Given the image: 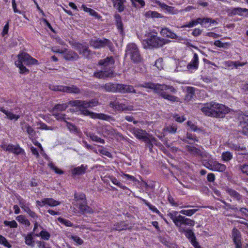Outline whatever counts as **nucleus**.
<instances>
[{"label":"nucleus","instance_id":"obj_30","mask_svg":"<svg viewBox=\"0 0 248 248\" xmlns=\"http://www.w3.org/2000/svg\"><path fill=\"white\" fill-rule=\"evenodd\" d=\"M68 102L65 104H58L55 105V106L51 109L50 111H56L57 112H61L65 110L68 107Z\"/></svg>","mask_w":248,"mask_h":248},{"label":"nucleus","instance_id":"obj_58","mask_svg":"<svg viewBox=\"0 0 248 248\" xmlns=\"http://www.w3.org/2000/svg\"><path fill=\"white\" fill-rule=\"evenodd\" d=\"M79 110L81 112V113L86 116H89L92 118H93V114H94V112L89 111L87 109H82V108H79Z\"/></svg>","mask_w":248,"mask_h":248},{"label":"nucleus","instance_id":"obj_64","mask_svg":"<svg viewBox=\"0 0 248 248\" xmlns=\"http://www.w3.org/2000/svg\"><path fill=\"white\" fill-rule=\"evenodd\" d=\"M168 216L172 220H173V222H174V223L175 224V225L176 226H179V225L178 224V217H175L174 216H173V215L172 213H169L168 214Z\"/></svg>","mask_w":248,"mask_h":248},{"label":"nucleus","instance_id":"obj_57","mask_svg":"<svg viewBox=\"0 0 248 248\" xmlns=\"http://www.w3.org/2000/svg\"><path fill=\"white\" fill-rule=\"evenodd\" d=\"M6 115L7 116V118L11 120H12L14 119H15L16 120H17L20 117L19 115H15V114H13V113L9 112V111H8L7 112V113L6 114Z\"/></svg>","mask_w":248,"mask_h":248},{"label":"nucleus","instance_id":"obj_8","mask_svg":"<svg viewBox=\"0 0 248 248\" xmlns=\"http://www.w3.org/2000/svg\"><path fill=\"white\" fill-rule=\"evenodd\" d=\"M68 104L71 106L78 107L79 108L87 109L88 108H92L97 105L98 102L95 100H92L90 101L78 100L69 101Z\"/></svg>","mask_w":248,"mask_h":248},{"label":"nucleus","instance_id":"obj_17","mask_svg":"<svg viewBox=\"0 0 248 248\" xmlns=\"http://www.w3.org/2000/svg\"><path fill=\"white\" fill-rule=\"evenodd\" d=\"M77 47L79 53L82 54L84 58H87L89 57L91 51L87 46H84L81 44H78Z\"/></svg>","mask_w":248,"mask_h":248},{"label":"nucleus","instance_id":"obj_19","mask_svg":"<svg viewBox=\"0 0 248 248\" xmlns=\"http://www.w3.org/2000/svg\"><path fill=\"white\" fill-rule=\"evenodd\" d=\"M231 14L232 16L237 15L248 17V9L240 7L234 8L232 10Z\"/></svg>","mask_w":248,"mask_h":248},{"label":"nucleus","instance_id":"obj_14","mask_svg":"<svg viewBox=\"0 0 248 248\" xmlns=\"http://www.w3.org/2000/svg\"><path fill=\"white\" fill-rule=\"evenodd\" d=\"M154 2L158 5L162 9L165 10L167 12L170 14L174 15L178 13L177 11L175 9L174 7L169 6L157 0H155Z\"/></svg>","mask_w":248,"mask_h":248},{"label":"nucleus","instance_id":"obj_33","mask_svg":"<svg viewBox=\"0 0 248 248\" xmlns=\"http://www.w3.org/2000/svg\"><path fill=\"white\" fill-rule=\"evenodd\" d=\"M195 90L194 88L191 87H188L186 88V93L185 95L184 100L186 102L190 101L194 95Z\"/></svg>","mask_w":248,"mask_h":248},{"label":"nucleus","instance_id":"obj_61","mask_svg":"<svg viewBox=\"0 0 248 248\" xmlns=\"http://www.w3.org/2000/svg\"><path fill=\"white\" fill-rule=\"evenodd\" d=\"M84 10L87 12H89L91 15L94 16L95 17L97 16V13L93 9L87 8V7H84Z\"/></svg>","mask_w":248,"mask_h":248},{"label":"nucleus","instance_id":"obj_39","mask_svg":"<svg viewBox=\"0 0 248 248\" xmlns=\"http://www.w3.org/2000/svg\"><path fill=\"white\" fill-rule=\"evenodd\" d=\"M65 123L66 124V127L70 132L76 134H78L80 132L79 129L72 123L68 122L67 121H65Z\"/></svg>","mask_w":248,"mask_h":248},{"label":"nucleus","instance_id":"obj_16","mask_svg":"<svg viewBox=\"0 0 248 248\" xmlns=\"http://www.w3.org/2000/svg\"><path fill=\"white\" fill-rule=\"evenodd\" d=\"M130 227L129 225L125 221H120L117 222L114 224L113 226L111 228V231H122L126 229H130Z\"/></svg>","mask_w":248,"mask_h":248},{"label":"nucleus","instance_id":"obj_31","mask_svg":"<svg viewBox=\"0 0 248 248\" xmlns=\"http://www.w3.org/2000/svg\"><path fill=\"white\" fill-rule=\"evenodd\" d=\"M212 171L223 172L225 170L226 167L225 165L221 164L217 161H214Z\"/></svg>","mask_w":248,"mask_h":248},{"label":"nucleus","instance_id":"obj_22","mask_svg":"<svg viewBox=\"0 0 248 248\" xmlns=\"http://www.w3.org/2000/svg\"><path fill=\"white\" fill-rule=\"evenodd\" d=\"M232 238L235 246L240 245L241 242V233L240 231L236 228H233L232 230Z\"/></svg>","mask_w":248,"mask_h":248},{"label":"nucleus","instance_id":"obj_50","mask_svg":"<svg viewBox=\"0 0 248 248\" xmlns=\"http://www.w3.org/2000/svg\"><path fill=\"white\" fill-rule=\"evenodd\" d=\"M142 201H143V202L147 205L148 206L149 208L152 210L153 212L154 213H157V214H159L160 212L157 209V208L151 205L149 202H148L147 201H146L144 199H141Z\"/></svg>","mask_w":248,"mask_h":248},{"label":"nucleus","instance_id":"obj_52","mask_svg":"<svg viewBox=\"0 0 248 248\" xmlns=\"http://www.w3.org/2000/svg\"><path fill=\"white\" fill-rule=\"evenodd\" d=\"M48 166L50 169L53 170L56 173L59 174H62L63 173V171L57 168L56 166H55L52 162H49V163L48 164Z\"/></svg>","mask_w":248,"mask_h":248},{"label":"nucleus","instance_id":"obj_48","mask_svg":"<svg viewBox=\"0 0 248 248\" xmlns=\"http://www.w3.org/2000/svg\"><path fill=\"white\" fill-rule=\"evenodd\" d=\"M33 243L34 241L33 240L31 234H28L25 237V243L28 246L33 247Z\"/></svg>","mask_w":248,"mask_h":248},{"label":"nucleus","instance_id":"obj_11","mask_svg":"<svg viewBox=\"0 0 248 248\" xmlns=\"http://www.w3.org/2000/svg\"><path fill=\"white\" fill-rule=\"evenodd\" d=\"M178 224L179 226H176L178 228L179 231L180 226L182 228H185L183 225H185L189 226H194L195 225V221L190 218H186L185 216L180 215H178Z\"/></svg>","mask_w":248,"mask_h":248},{"label":"nucleus","instance_id":"obj_1","mask_svg":"<svg viewBox=\"0 0 248 248\" xmlns=\"http://www.w3.org/2000/svg\"><path fill=\"white\" fill-rule=\"evenodd\" d=\"M141 87L153 89L154 92L162 98L168 100L172 103L181 102L179 98L171 95L170 93H175L176 89L173 86L166 84H155L152 82H145L140 85Z\"/></svg>","mask_w":248,"mask_h":248},{"label":"nucleus","instance_id":"obj_12","mask_svg":"<svg viewBox=\"0 0 248 248\" xmlns=\"http://www.w3.org/2000/svg\"><path fill=\"white\" fill-rule=\"evenodd\" d=\"M117 93H135L136 92L134 87L131 85L118 84Z\"/></svg>","mask_w":248,"mask_h":248},{"label":"nucleus","instance_id":"obj_28","mask_svg":"<svg viewBox=\"0 0 248 248\" xmlns=\"http://www.w3.org/2000/svg\"><path fill=\"white\" fill-rule=\"evenodd\" d=\"M64 92L75 94H79L81 93L80 90L75 85H72L71 86H64Z\"/></svg>","mask_w":248,"mask_h":248},{"label":"nucleus","instance_id":"obj_62","mask_svg":"<svg viewBox=\"0 0 248 248\" xmlns=\"http://www.w3.org/2000/svg\"><path fill=\"white\" fill-rule=\"evenodd\" d=\"M214 161H207L206 160H204L203 162V165L207 168V169H209L210 170H212L213 168V164Z\"/></svg>","mask_w":248,"mask_h":248},{"label":"nucleus","instance_id":"obj_25","mask_svg":"<svg viewBox=\"0 0 248 248\" xmlns=\"http://www.w3.org/2000/svg\"><path fill=\"white\" fill-rule=\"evenodd\" d=\"M114 7L119 12L124 11L125 6L124 3L125 0H112Z\"/></svg>","mask_w":248,"mask_h":248},{"label":"nucleus","instance_id":"obj_40","mask_svg":"<svg viewBox=\"0 0 248 248\" xmlns=\"http://www.w3.org/2000/svg\"><path fill=\"white\" fill-rule=\"evenodd\" d=\"M145 16L147 17H152V18H163L164 16L161 15L160 14L158 13V12L156 11H149L146 12L145 13Z\"/></svg>","mask_w":248,"mask_h":248},{"label":"nucleus","instance_id":"obj_23","mask_svg":"<svg viewBox=\"0 0 248 248\" xmlns=\"http://www.w3.org/2000/svg\"><path fill=\"white\" fill-rule=\"evenodd\" d=\"M186 149L187 152L194 156H203L204 155L203 152H202V151L199 149L195 147L186 145Z\"/></svg>","mask_w":248,"mask_h":248},{"label":"nucleus","instance_id":"obj_37","mask_svg":"<svg viewBox=\"0 0 248 248\" xmlns=\"http://www.w3.org/2000/svg\"><path fill=\"white\" fill-rule=\"evenodd\" d=\"M86 136L88 137H90V139L93 141H96L97 142H100L101 143H105V140L101 139L100 138L98 137L97 136L95 135L94 133L92 132H89L86 133Z\"/></svg>","mask_w":248,"mask_h":248},{"label":"nucleus","instance_id":"obj_45","mask_svg":"<svg viewBox=\"0 0 248 248\" xmlns=\"http://www.w3.org/2000/svg\"><path fill=\"white\" fill-rule=\"evenodd\" d=\"M16 219L19 222L24 224L27 226L30 225V222L29 220L26 218V217L23 215H20L16 217Z\"/></svg>","mask_w":248,"mask_h":248},{"label":"nucleus","instance_id":"obj_56","mask_svg":"<svg viewBox=\"0 0 248 248\" xmlns=\"http://www.w3.org/2000/svg\"><path fill=\"white\" fill-rule=\"evenodd\" d=\"M112 182L114 185L118 186L120 188L123 189H128L127 187L125 186H123L116 178H112L111 180Z\"/></svg>","mask_w":248,"mask_h":248},{"label":"nucleus","instance_id":"obj_35","mask_svg":"<svg viewBox=\"0 0 248 248\" xmlns=\"http://www.w3.org/2000/svg\"><path fill=\"white\" fill-rule=\"evenodd\" d=\"M22 129H25V130H26V132L28 133L30 138L34 137L36 134V132L33 128L28 124L25 123L24 126H22Z\"/></svg>","mask_w":248,"mask_h":248},{"label":"nucleus","instance_id":"obj_26","mask_svg":"<svg viewBox=\"0 0 248 248\" xmlns=\"http://www.w3.org/2000/svg\"><path fill=\"white\" fill-rule=\"evenodd\" d=\"M198 56L196 53H194L193 58L191 62L187 65V68L189 70H196L198 68Z\"/></svg>","mask_w":248,"mask_h":248},{"label":"nucleus","instance_id":"obj_47","mask_svg":"<svg viewBox=\"0 0 248 248\" xmlns=\"http://www.w3.org/2000/svg\"><path fill=\"white\" fill-rule=\"evenodd\" d=\"M49 88L50 90L54 91H59L64 92V86L62 85H50L49 86Z\"/></svg>","mask_w":248,"mask_h":248},{"label":"nucleus","instance_id":"obj_59","mask_svg":"<svg viewBox=\"0 0 248 248\" xmlns=\"http://www.w3.org/2000/svg\"><path fill=\"white\" fill-rule=\"evenodd\" d=\"M165 130L170 134H174L176 132L177 127L175 126H168L165 128Z\"/></svg>","mask_w":248,"mask_h":248},{"label":"nucleus","instance_id":"obj_41","mask_svg":"<svg viewBox=\"0 0 248 248\" xmlns=\"http://www.w3.org/2000/svg\"><path fill=\"white\" fill-rule=\"evenodd\" d=\"M74 199L77 202H87L86 196L83 193H75L74 194Z\"/></svg>","mask_w":248,"mask_h":248},{"label":"nucleus","instance_id":"obj_53","mask_svg":"<svg viewBox=\"0 0 248 248\" xmlns=\"http://www.w3.org/2000/svg\"><path fill=\"white\" fill-rule=\"evenodd\" d=\"M239 168L243 173L248 176V163L239 165Z\"/></svg>","mask_w":248,"mask_h":248},{"label":"nucleus","instance_id":"obj_36","mask_svg":"<svg viewBox=\"0 0 248 248\" xmlns=\"http://www.w3.org/2000/svg\"><path fill=\"white\" fill-rule=\"evenodd\" d=\"M44 204H47L50 206H56L60 204V202L52 198H45L42 201Z\"/></svg>","mask_w":248,"mask_h":248},{"label":"nucleus","instance_id":"obj_27","mask_svg":"<svg viewBox=\"0 0 248 248\" xmlns=\"http://www.w3.org/2000/svg\"><path fill=\"white\" fill-rule=\"evenodd\" d=\"M64 58L68 61H75L78 58V55L73 50H66L64 53Z\"/></svg>","mask_w":248,"mask_h":248},{"label":"nucleus","instance_id":"obj_18","mask_svg":"<svg viewBox=\"0 0 248 248\" xmlns=\"http://www.w3.org/2000/svg\"><path fill=\"white\" fill-rule=\"evenodd\" d=\"M160 33L164 37L180 40L179 36L168 28H162L161 30Z\"/></svg>","mask_w":248,"mask_h":248},{"label":"nucleus","instance_id":"obj_60","mask_svg":"<svg viewBox=\"0 0 248 248\" xmlns=\"http://www.w3.org/2000/svg\"><path fill=\"white\" fill-rule=\"evenodd\" d=\"M132 3L135 7H137L139 5L136 3H138L141 7H144L145 5V2L143 0H131Z\"/></svg>","mask_w":248,"mask_h":248},{"label":"nucleus","instance_id":"obj_54","mask_svg":"<svg viewBox=\"0 0 248 248\" xmlns=\"http://www.w3.org/2000/svg\"><path fill=\"white\" fill-rule=\"evenodd\" d=\"M0 244L3 245L8 248L11 247V245L8 242L6 238L2 235H0Z\"/></svg>","mask_w":248,"mask_h":248},{"label":"nucleus","instance_id":"obj_6","mask_svg":"<svg viewBox=\"0 0 248 248\" xmlns=\"http://www.w3.org/2000/svg\"><path fill=\"white\" fill-rule=\"evenodd\" d=\"M125 55L129 56L134 63H139L141 61L142 58L139 49L134 43H130L127 45Z\"/></svg>","mask_w":248,"mask_h":248},{"label":"nucleus","instance_id":"obj_51","mask_svg":"<svg viewBox=\"0 0 248 248\" xmlns=\"http://www.w3.org/2000/svg\"><path fill=\"white\" fill-rule=\"evenodd\" d=\"M58 220L61 223L65 225L67 227H73L74 226V225L73 223H72L69 220L65 219L64 218H62V217H59L58 218Z\"/></svg>","mask_w":248,"mask_h":248},{"label":"nucleus","instance_id":"obj_7","mask_svg":"<svg viewBox=\"0 0 248 248\" xmlns=\"http://www.w3.org/2000/svg\"><path fill=\"white\" fill-rule=\"evenodd\" d=\"M89 44L90 46L96 49L107 46L110 51H113V45L112 42L106 38L92 39L89 41Z\"/></svg>","mask_w":248,"mask_h":248},{"label":"nucleus","instance_id":"obj_46","mask_svg":"<svg viewBox=\"0 0 248 248\" xmlns=\"http://www.w3.org/2000/svg\"><path fill=\"white\" fill-rule=\"evenodd\" d=\"M221 157L224 161L228 162L232 159V155L229 152H225L222 154Z\"/></svg>","mask_w":248,"mask_h":248},{"label":"nucleus","instance_id":"obj_20","mask_svg":"<svg viewBox=\"0 0 248 248\" xmlns=\"http://www.w3.org/2000/svg\"><path fill=\"white\" fill-rule=\"evenodd\" d=\"M133 133L137 138L143 141L147 139L148 137L147 136V133L145 130L139 128H134L133 129Z\"/></svg>","mask_w":248,"mask_h":248},{"label":"nucleus","instance_id":"obj_29","mask_svg":"<svg viewBox=\"0 0 248 248\" xmlns=\"http://www.w3.org/2000/svg\"><path fill=\"white\" fill-rule=\"evenodd\" d=\"M6 150L16 155H19L23 152V150L18 146H14L10 144L7 146Z\"/></svg>","mask_w":248,"mask_h":248},{"label":"nucleus","instance_id":"obj_44","mask_svg":"<svg viewBox=\"0 0 248 248\" xmlns=\"http://www.w3.org/2000/svg\"><path fill=\"white\" fill-rule=\"evenodd\" d=\"M115 18L118 29L121 31H123V24L121 16L118 14H116L115 15Z\"/></svg>","mask_w":248,"mask_h":248},{"label":"nucleus","instance_id":"obj_24","mask_svg":"<svg viewBox=\"0 0 248 248\" xmlns=\"http://www.w3.org/2000/svg\"><path fill=\"white\" fill-rule=\"evenodd\" d=\"M78 204L79 205L78 208L80 212L82 214H92L93 212L92 208L88 206L87 202H85L78 203Z\"/></svg>","mask_w":248,"mask_h":248},{"label":"nucleus","instance_id":"obj_5","mask_svg":"<svg viewBox=\"0 0 248 248\" xmlns=\"http://www.w3.org/2000/svg\"><path fill=\"white\" fill-rule=\"evenodd\" d=\"M170 42V40L161 38L152 33H149L148 35V38L143 40L144 45L146 44L148 47L153 48L161 47Z\"/></svg>","mask_w":248,"mask_h":248},{"label":"nucleus","instance_id":"obj_13","mask_svg":"<svg viewBox=\"0 0 248 248\" xmlns=\"http://www.w3.org/2000/svg\"><path fill=\"white\" fill-rule=\"evenodd\" d=\"M240 124L242 129V132L248 135V115L243 114L239 116Z\"/></svg>","mask_w":248,"mask_h":248},{"label":"nucleus","instance_id":"obj_43","mask_svg":"<svg viewBox=\"0 0 248 248\" xmlns=\"http://www.w3.org/2000/svg\"><path fill=\"white\" fill-rule=\"evenodd\" d=\"M198 210V209L182 210L180 211V213L183 215H185L188 217H191Z\"/></svg>","mask_w":248,"mask_h":248},{"label":"nucleus","instance_id":"obj_42","mask_svg":"<svg viewBox=\"0 0 248 248\" xmlns=\"http://www.w3.org/2000/svg\"><path fill=\"white\" fill-rule=\"evenodd\" d=\"M93 119H99L100 120H109V119L111 118L110 116L107 115L104 113H94V114H93Z\"/></svg>","mask_w":248,"mask_h":248},{"label":"nucleus","instance_id":"obj_63","mask_svg":"<svg viewBox=\"0 0 248 248\" xmlns=\"http://www.w3.org/2000/svg\"><path fill=\"white\" fill-rule=\"evenodd\" d=\"M71 238L76 243L79 245H81L83 243V241L78 236L72 235Z\"/></svg>","mask_w":248,"mask_h":248},{"label":"nucleus","instance_id":"obj_2","mask_svg":"<svg viewBox=\"0 0 248 248\" xmlns=\"http://www.w3.org/2000/svg\"><path fill=\"white\" fill-rule=\"evenodd\" d=\"M201 111L206 116L216 118H223L230 109L225 105L211 101L203 104Z\"/></svg>","mask_w":248,"mask_h":248},{"label":"nucleus","instance_id":"obj_3","mask_svg":"<svg viewBox=\"0 0 248 248\" xmlns=\"http://www.w3.org/2000/svg\"><path fill=\"white\" fill-rule=\"evenodd\" d=\"M115 60L112 56L107 57L98 62V65L101 66V70L94 73V76L98 78L104 79L112 77L114 69Z\"/></svg>","mask_w":248,"mask_h":248},{"label":"nucleus","instance_id":"obj_38","mask_svg":"<svg viewBox=\"0 0 248 248\" xmlns=\"http://www.w3.org/2000/svg\"><path fill=\"white\" fill-rule=\"evenodd\" d=\"M143 141L146 143V146L148 147L150 151L152 152V148L153 147V144L155 143L156 142V140L154 137L149 138L148 137L147 138V139H145Z\"/></svg>","mask_w":248,"mask_h":248},{"label":"nucleus","instance_id":"obj_4","mask_svg":"<svg viewBox=\"0 0 248 248\" xmlns=\"http://www.w3.org/2000/svg\"><path fill=\"white\" fill-rule=\"evenodd\" d=\"M18 60L15 62L16 65L19 68L20 73L25 74L29 72L23 64L27 65L37 64L38 61L26 52H22L17 55Z\"/></svg>","mask_w":248,"mask_h":248},{"label":"nucleus","instance_id":"obj_9","mask_svg":"<svg viewBox=\"0 0 248 248\" xmlns=\"http://www.w3.org/2000/svg\"><path fill=\"white\" fill-rule=\"evenodd\" d=\"M179 232L185 233L186 236L189 239L195 248H197L199 245L198 242L196 241L194 233L191 230L186 229L185 228H182L180 226Z\"/></svg>","mask_w":248,"mask_h":248},{"label":"nucleus","instance_id":"obj_10","mask_svg":"<svg viewBox=\"0 0 248 248\" xmlns=\"http://www.w3.org/2000/svg\"><path fill=\"white\" fill-rule=\"evenodd\" d=\"M109 106L113 109L118 111L133 110L132 106H126L124 104L120 103L117 101H111Z\"/></svg>","mask_w":248,"mask_h":248},{"label":"nucleus","instance_id":"obj_55","mask_svg":"<svg viewBox=\"0 0 248 248\" xmlns=\"http://www.w3.org/2000/svg\"><path fill=\"white\" fill-rule=\"evenodd\" d=\"M4 224L6 226H9L10 228H16L17 227V224L15 220L12 221H4Z\"/></svg>","mask_w":248,"mask_h":248},{"label":"nucleus","instance_id":"obj_49","mask_svg":"<svg viewBox=\"0 0 248 248\" xmlns=\"http://www.w3.org/2000/svg\"><path fill=\"white\" fill-rule=\"evenodd\" d=\"M37 236H41L45 240H48L50 237L49 232L45 231H42L39 234H36Z\"/></svg>","mask_w":248,"mask_h":248},{"label":"nucleus","instance_id":"obj_34","mask_svg":"<svg viewBox=\"0 0 248 248\" xmlns=\"http://www.w3.org/2000/svg\"><path fill=\"white\" fill-rule=\"evenodd\" d=\"M52 113V115L55 118V119L59 121H64L65 123L66 119H69L66 116V115L61 112L56 111H50Z\"/></svg>","mask_w":248,"mask_h":248},{"label":"nucleus","instance_id":"obj_32","mask_svg":"<svg viewBox=\"0 0 248 248\" xmlns=\"http://www.w3.org/2000/svg\"><path fill=\"white\" fill-rule=\"evenodd\" d=\"M87 169V166H84L83 165H81L80 167H78L74 168L72 170V173L73 175H81L85 173L86 170Z\"/></svg>","mask_w":248,"mask_h":248},{"label":"nucleus","instance_id":"obj_15","mask_svg":"<svg viewBox=\"0 0 248 248\" xmlns=\"http://www.w3.org/2000/svg\"><path fill=\"white\" fill-rule=\"evenodd\" d=\"M118 84H114L111 82L106 83L100 86L102 90L107 92L117 93Z\"/></svg>","mask_w":248,"mask_h":248},{"label":"nucleus","instance_id":"obj_21","mask_svg":"<svg viewBox=\"0 0 248 248\" xmlns=\"http://www.w3.org/2000/svg\"><path fill=\"white\" fill-rule=\"evenodd\" d=\"M226 191L231 197L233 198L234 200L238 202H242L243 196L236 190L227 187L226 189Z\"/></svg>","mask_w":248,"mask_h":248}]
</instances>
